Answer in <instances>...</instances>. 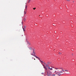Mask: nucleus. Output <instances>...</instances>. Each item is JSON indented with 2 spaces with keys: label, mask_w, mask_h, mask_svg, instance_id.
Returning <instances> with one entry per match:
<instances>
[{
  "label": "nucleus",
  "mask_w": 76,
  "mask_h": 76,
  "mask_svg": "<svg viewBox=\"0 0 76 76\" xmlns=\"http://www.w3.org/2000/svg\"><path fill=\"white\" fill-rule=\"evenodd\" d=\"M33 52L32 53H31V55H32V56H35V52L34 51V49H33Z\"/></svg>",
  "instance_id": "1"
},
{
  "label": "nucleus",
  "mask_w": 76,
  "mask_h": 76,
  "mask_svg": "<svg viewBox=\"0 0 76 76\" xmlns=\"http://www.w3.org/2000/svg\"><path fill=\"white\" fill-rule=\"evenodd\" d=\"M34 57H36V58H38V60H39V61H41L40 60V58H39L37 56H36L35 55H34Z\"/></svg>",
  "instance_id": "2"
},
{
  "label": "nucleus",
  "mask_w": 76,
  "mask_h": 76,
  "mask_svg": "<svg viewBox=\"0 0 76 76\" xmlns=\"http://www.w3.org/2000/svg\"><path fill=\"white\" fill-rule=\"evenodd\" d=\"M27 42L28 45H31V43L29 42L28 41H27Z\"/></svg>",
  "instance_id": "3"
},
{
  "label": "nucleus",
  "mask_w": 76,
  "mask_h": 76,
  "mask_svg": "<svg viewBox=\"0 0 76 76\" xmlns=\"http://www.w3.org/2000/svg\"><path fill=\"white\" fill-rule=\"evenodd\" d=\"M50 75H52V76H56V75L55 74H53V75H52V74H50L48 76H50Z\"/></svg>",
  "instance_id": "4"
},
{
  "label": "nucleus",
  "mask_w": 76,
  "mask_h": 76,
  "mask_svg": "<svg viewBox=\"0 0 76 76\" xmlns=\"http://www.w3.org/2000/svg\"><path fill=\"white\" fill-rule=\"evenodd\" d=\"M44 69H45L46 70H47V68H46V67L45 66H44Z\"/></svg>",
  "instance_id": "5"
},
{
  "label": "nucleus",
  "mask_w": 76,
  "mask_h": 76,
  "mask_svg": "<svg viewBox=\"0 0 76 76\" xmlns=\"http://www.w3.org/2000/svg\"><path fill=\"white\" fill-rule=\"evenodd\" d=\"M48 64H51V62H48Z\"/></svg>",
  "instance_id": "6"
},
{
  "label": "nucleus",
  "mask_w": 76,
  "mask_h": 76,
  "mask_svg": "<svg viewBox=\"0 0 76 76\" xmlns=\"http://www.w3.org/2000/svg\"><path fill=\"white\" fill-rule=\"evenodd\" d=\"M61 75V74L60 73H59V74H58L57 75H58V76H60V75Z\"/></svg>",
  "instance_id": "7"
},
{
  "label": "nucleus",
  "mask_w": 76,
  "mask_h": 76,
  "mask_svg": "<svg viewBox=\"0 0 76 76\" xmlns=\"http://www.w3.org/2000/svg\"><path fill=\"white\" fill-rule=\"evenodd\" d=\"M29 48L30 49V50H32V47H29Z\"/></svg>",
  "instance_id": "8"
},
{
  "label": "nucleus",
  "mask_w": 76,
  "mask_h": 76,
  "mask_svg": "<svg viewBox=\"0 0 76 76\" xmlns=\"http://www.w3.org/2000/svg\"><path fill=\"white\" fill-rule=\"evenodd\" d=\"M59 73H63V71H61L59 72Z\"/></svg>",
  "instance_id": "9"
},
{
  "label": "nucleus",
  "mask_w": 76,
  "mask_h": 76,
  "mask_svg": "<svg viewBox=\"0 0 76 76\" xmlns=\"http://www.w3.org/2000/svg\"><path fill=\"white\" fill-rule=\"evenodd\" d=\"M23 30L24 32H25V30L24 28H23Z\"/></svg>",
  "instance_id": "10"
},
{
  "label": "nucleus",
  "mask_w": 76,
  "mask_h": 76,
  "mask_svg": "<svg viewBox=\"0 0 76 76\" xmlns=\"http://www.w3.org/2000/svg\"><path fill=\"white\" fill-rule=\"evenodd\" d=\"M59 73V72H56V75H57V74H58V73Z\"/></svg>",
  "instance_id": "11"
},
{
  "label": "nucleus",
  "mask_w": 76,
  "mask_h": 76,
  "mask_svg": "<svg viewBox=\"0 0 76 76\" xmlns=\"http://www.w3.org/2000/svg\"><path fill=\"white\" fill-rule=\"evenodd\" d=\"M58 54H61V53L59 52Z\"/></svg>",
  "instance_id": "12"
},
{
  "label": "nucleus",
  "mask_w": 76,
  "mask_h": 76,
  "mask_svg": "<svg viewBox=\"0 0 76 76\" xmlns=\"http://www.w3.org/2000/svg\"><path fill=\"white\" fill-rule=\"evenodd\" d=\"M24 21H25V20H26V18H24Z\"/></svg>",
  "instance_id": "13"
},
{
  "label": "nucleus",
  "mask_w": 76,
  "mask_h": 76,
  "mask_svg": "<svg viewBox=\"0 0 76 76\" xmlns=\"http://www.w3.org/2000/svg\"><path fill=\"white\" fill-rule=\"evenodd\" d=\"M48 69H50V67L48 66Z\"/></svg>",
  "instance_id": "14"
},
{
  "label": "nucleus",
  "mask_w": 76,
  "mask_h": 76,
  "mask_svg": "<svg viewBox=\"0 0 76 76\" xmlns=\"http://www.w3.org/2000/svg\"><path fill=\"white\" fill-rule=\"evenodd\" d=\"M46 67H48V65H47V64H46Z\"/></svg>",
  "instance_id": "15"
},
{
  "label": "nucleus",
  "mask_w": 76,
  "mask_h": 76,
  "mask_svg": "<svg viewBox=\"0 0 76 76\" xmlns=\"http://www.w3.org/2000/svg\"><path fill=\"white\" fill-rule=\"evenodd\" d=\"M50 70H52V69H53V68H51L50 69Z\"/></svg>",
  "instance_id": "16"
},
{
  "label": "nucleus",
  "mask_w": 76,
  "mask_h": 76,
  "mask_svg": "<svg viewBox=\"0 0 76 76\" xmlns=\"http://www.w3.org/2000/svg\"><path fill=\"white\" fill-rule=\"evenodd\" d=\"M25 14H26V12L24 11V15H25Z\"/></svg>",
  "instance_id": "17"
},
{
  "label": "nucleus",
  "mask_w": 76,
  "mask_h": 76,
  "mask_svg": "<svg viewBox=\"0 0 76 76\" xmlns=\"http://www.w3.org/2000/svg\"><path fill=\"white\" fill-rule=\"evenodd\" d=\"M59 69H63V68H60Z\"/></svg>",
  "instance_id": "18"
},
{
  "label": "nucleus",
  "mask_w": 76,
  "mask_h": 76,
  "mask_svg": "<svg viewBox=\"0 0 76 76\" xmlns=\"http://www.w3.org/2000/svg\"><path fill=\"white\" fill-rule=\"evenodd\" d=\"M33 9L34 10H35V9H36V8H33Z\"/></svg>",
  "instance_id": "19"
},
{
  "label": "nucleus",
  "mask_w": 76,
  "mask_h": 76,
  "mask_svg": "<svg viewBox=\"0 0 76 76\" xmlns=\"http://www.w3.org/2000/svg\"><path fill=\"white\" fill-rule=\"evenodd\" d=\"M24 29H25L26 27V26H24Z\"/></svg>",
  "instance_id": "20"
},
{
  "label": "nucleus",
  "mask_w": 76,
  "mask_h": 76,
  "mask_svg": "<svg viewBox=\"0 0 76 76\" xmlns=\"http://www.w3.org/2000/svg\"><path fill=\"white\" fill-rule=\"evenodd\" d=\"M67 1H70V0H66Z\"/></svg>",
  "instance_id": "21"
},
{
  "label": "nucleus",
  "mask_w": 76,
  "mask_h": 76,
  "mask_svg": "<svg viewBox=\"0 0 76 76\" xmlns=\"http://www.w3.org/2000/svg\"><path fill=\"white\" fill-rule=\"evenodd\" d=\"M26 9L27 8V6H26Z\"/></svg>",
  "instance_id": "22"
},
{
  "label": "nucleus",
  "mask_w": 76,
  "mask_h": 76,
  "mask_svg": "<svg viewBox=\"0 0 76 76\" xmlns=\"http://www.w3.org/2000/svg\"><path fill=\"white\" fill-rule=\"evenodd\" d=\"M55 69H56L57 70V69H58L57 68H55Z\"/></svg>",
  "instance_id": "23"
},
{
  "label": "nucleus",
  "mask_w": 76,
  "mask_h": 76,
  "mask_svg": "<svg viewBox=\"0 0 76 76\" xmlns=\"http://www.w3.org/2000/svg\"><path fill=\"white\" fill-rule=\"evenodd\" d=\"M65 71H66V72H68V71L67 70H65Z\"/></svg>",
  "instance_id": "24"
},
{
  "label": "nucleus",
  "mask_w": 76,
  "mask_h": 76,
  "mask_svg": "<svg viewBox=\"0 0 76 76\" xmlns=\"http://www.w3.org/2000/svg\"><path fill=\"white\" fill-rule=\"evenodd\" d=\"M42 75H44V73H42Z\"/></svg>",
  "instance_id": "25"
},
{
  "label": "nucleus",
  "mask_w": 76,
  "mask_h": 76,
  "mask_svg": "<svg viewBox=\"0 0 76 76\" xmlns=\"http://www.w3.org/2000/svg\"><path fill=\"white\" fill-rule=\"evenodd\" d=\"M41 61V62L42 63H43V61Z\"/></svg>",
  "instance_id": "26"
},
{
  "label": "nucleus",
  "mask_w": 76,
  "mask_h": 76,
  "mask_svg": "<svg viewBox=\"0 0 76 76\" xmlns=\"http://www.w3.org/2000/svg\"><path fill=\"white\" fill-rule=\"evenodd\" d=\"M63 72H65V70H63Z\"/></svg>",
  "instance_id": "27"
},
{
  "label": "nucleus",
  "mask_w": 76,
  "mask_h": 76,
  "mask_svg": "<svg viewBox=\"0 0 76 76\" xmlns=\"http://www.w3.org/2000/svg\"><path fill=\"white\" fill-rule=\"evenodd\" d=\"M55 72L56 73H57V72H56V71H55Z\"/></svg>",
  "instance_id": "28"
},
{
  "label": "nucleus",
  "mask_w": 76,
  "mask_h": 76,
  "mask_svg": "<svg viewBox=\"0 0 76 76\" xmlns=\"http://www.w3.org/2000/svg\"><path fill=\"white\" fill-rule=\"evenodd\" d=\"M44 63L45 64H46L44 62Z\"/></svg>",
  "instance_id": "29"
},
{
  "label": "nucleus",
  "mask_w": 76,
  "mask_h": 76,
  "mask_svg": "<svg viewBox=\"0 0 76 76\" xmlns=\"http://www.w3.org/2000/svg\"><path fill=\"white\" fill-rule=\"evenodd\" d=\"M22 24H23V22H22Z\"/></svg>",
  "instance_id": "30"
},
{
  "label": "nucleus",
  "mask_w": 76,
  "mask_h": 76,
  "mask_svg": "<svg viewBox=\"0 0 76 76\" xmlns=\"http://www.w3.org/2000/svg\"><path fill=\"white\" fill-rule=\"evenodd\" d=\"M72 56H73V54H72Z\"/></svg>",
  "instance_id": "31"
},
{
  "label": "nucleus",
  "mask_w": 76,
  "mask_h": 76,
  "mask_svg": "<svg viewBox=\"0 0 76 76\" xmlns=\"http://www.w3.org/2000/svg\"><path fill=\"white\" fill-rule=\"evenodd\" d=\"M32 58L33 59H34V58H33V57H32Z\"/></svg>",
  "instance_id": "32"
},
{
  "label": "nucleus",
  "mask_w": 76,
  "mask_h": 76,
  "mask_svg": "<svg viewBox=\"0 0 76 76\" xmlns=\"http://www.w3.org/2000/svg\"><path fill=\"white\" fill-rule=\"evenodd\" d=\"M62 71H63L64 70L63 69H62Z\"/></svg>",
  "instance_id": "33"
},
{
  "label": "nucleus",
  "mask_w": 76,
  "mask_h": 76,
  "mask_svg": "<svg viewBox=\"0 0 76 76\" xmlns=\"http://www.w3.org/2000/svg\"><path fill=\"white\" fill-rule=\"evenodd\" d=\"M48 72H47V75H48Z\"/></svg>",
  "instance_id": "34"
},
{
  "label": "nucleus",
  "mask_w": 76,
  "mask_h": 76,
  "mask_svg": "<svg viewBox=\"0 0 76 76\" xmlns=\"http://www.w3.org/2000/svg\"><path fill=\"white\" fill-rule=\"evenodd\" d=\"M43 66H44V65H43Z\"/></svg>",
  "instance_id": "35"
},
{
  "label": "nucleus",
  "mask_w": 76,
  "mask_h": 76,
  "mask_svg": "<svg viewBox=\"0 0 76 76\" xmlns=\"http://www.w3.org/2000/svg\"><path fill=\"white\" fill-rule=\"evenodd\" d=\"M50 73H51V72H50Z\"/></svg>",
  "instance_id": "36"
},
{
  "label": "nucleus",
  "mask_w": 76,
  "mask_h": 76,
  "mask_svg": "<svg viewBox=\"0 0 76 76\" xmlns=\"http://www.w3.org/2000/svg\"><path fill=\"white\" fill-rule=\"evenodd\" d=\"M31 0H29V1H31Z\"/></svg>",
  "instance_id": "37"
},
{
  "label": "nucleus",
  "mask_w": 76,
  "mask_h": 76,
  "mask_svg": "<svg viewBox=\"0 0 76 76\" xmlns=\"http://www.w3.org/2000/svg\"><path fill=\"white\" fill-rule=\"evenodd\" d=\"M74 1H73V3H74Z\"/></svg>",
  "instance_id": "38"
},
{
  "label": "nucleus",
  "mask_w": 76,
  "mask_h": 76,
  "mask_svg": "<svg viewBox=\"0 0 76 76\" xmlns=\"http://www.w3.org/2000/svg\"><path fill=\"white\" fill-rule=\"evenodd\" d=\"M28 3H29V1H28Z\"/></svg>",
  "instance_id": "39"
},
{
  "label": "nucleus",
  "mask_w": 76,
  "mask_h": 76,
  "mask_svg": "<svg viewBox=\"0 0 76 76\" xmlns=\"http://www.w3.org/2000/svg\"><path fill=\"white\" fill-rule=\"evenodd\" d=\"M34 60H35V59H34Z\"/></svg>",
  "instance_id": "40"
},
{
  "label": "nucleus",
  "mask_w": 76,
  "mask_h": 76,
  "mask_svg": "<svg viewBox=\"0 0 76 76\" xmlns=\"http://www.w3.org/2000/svg\"><path fill=\"white\" fill-rule=\"evenodd\" d=\"M72 27H73V26H72Z\"/></svg>",
  "instance_id": "41"
},
{
  "label": "nucleus",
  "mask_w": 76,
  "mask_h": 76,
  "mask_svg": "<svg viewBox=\"0 0 76 76\" xmlns=\"http://www.w3.org/2000/svg\"><path fill=\"white\" fill-rule=\"evenodd\" d=\"M72 27H73V26H72Z\"/></svg>",
  "instance_id": "42"
}]
</instances>
